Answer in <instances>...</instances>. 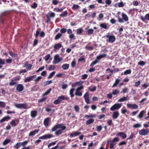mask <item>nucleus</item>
Here are the masks:
<instances>
[{
    "mask_svg": "<svg viewBox=\"0 0 149 149\" xmlns=\"http://www.w3.org/2000/svg\"><path fill=\"white\" fill-rule=\"evenodd\" d=\"M66 128L63 124H60L54 126L52 129V131H56L55 134L56 135H59L62 133V131L65 130Z\"/></svg>",
    "mask_w": 149,
    "mask_h": 149,
    "instance_id": "f257e3e1",
    "label": "nucleus"
},
{
    "mask_svg": "<svg viewBox=\"0 0 149 149\" xmlns=\"http://www.w3.org/2000/svg\"><path fill=\"white\" fill-rule=\"evenodd\" d=\"M53 137V135L51 134H45L42 136H40L39 138V139H49ZM41 142V140L40 139H38L35 142V143L36 145H38Z\"/></svg>",
    "mask_w": 149,
    "mask_h": 149,
    "instance_id": "f03ea898",
    "label": "nucleus"
},
{
    "mask_svg": "<svg viewBox=\"0 0 149 149\" xmlns=\"http://www.w3.org/2000/svg\"><path fill=\"white\" fill-rule=\"evenodd\" d=\"M68 99L69 98L68 97H65L64 96L61 95L59 96L58 97V99L54 102V103L55 104H58L64 100H68Z\"/></svg>",
    "mask_w": 149,
    "mask_h": 149,
    "instance_id": "7ed1b4c3",
    "label": "nucleus"
},
{
    "mask_svg": "<svg viewBox=\"0 0 149 149\" xmlns=\"http://www.w3.org/2000/svg\"><path fill=\"white\" fill-rule=\"evenodd\" d=\"M14 105L16 108L19 109H26L27 108V105L26 103H15Z\"/></svg>",
    "mask_w": 149,
    "mask_h": 149,
    "instance_id": "20e7f679",
    "label": "nucleus"
},
{
    "mask_svg": "<svg viewBox=\"0 0 149 149\" xmlns=\"http://www.w3.org/2000/svg\"><path fill=\"white\" fill-rule=\"evenodd\" d=\"M62 59V58L60 57L59 55H56L55 56L53 63L55 64L59 63Z\"/></svg>",
    "mask_w": 149,
    "mask_h": 149,
    "instance_id": "39448f33",
    "label": "nucleus"
},
{
    "mask_svg": "<svg viewBox=\"0 0 149 149\" xmlns=\"http://www.w3.org/2000/svg\"><path fill=\"white\" fill-rule=\"evenodd\" d=\"M121 104H116L110 108V110L113 111L115 110L118 109L121 107Z\"/></svg>",
    "mask_w": 149,
    "mask_h": 149,
    "instance_id": "423d86ee",
    "label": "nucleus"
},
{
    "mask_svg": "<svg viewBox=\"0 0 149 149\" xmlns=\"http://www.w3.org/2000/svg\"><path fill=\"white\" fill-rule=\"evenodd\" d=\"M106 37L108 38L107 41H108L111 43H112L114 42L116 39L115 37L113 36L107 35L106 36Z\"/></svg>",
    "mask_w": 149,
    "mask_h": 149,
    "instance_id": "0eeeda50",
    "label": "nucleus"
},
{
    "mask_svg": "<svg viewBox=\"0 0 149 149\" xmlns=\"http://www.w3.org/2000/svg\"><path fill=\"white\" fill-rule=\"evenodd\" d=\"M149 132V130L148 129H143L139 130V133L140 135L145 136Z\"/></svg>",
    "mask_w": 149,
    "mask_h": 149,
    "instance_id": "6e6552de",
    "label": "nucleus"
},
{
    "mask_svg": "<svg viewBox=\"0 0 149 149\" xmlns=\"http://www.w3.org/2000/svg\"><path fill=\"white\" fill-rule=\"evenodd\" d=\"M127 107L129 109H137L138 108V106L136 104H130L127 103Z\"/></svg>",
    "mask_w": 149,
    "mask_h": 149,
    "instance_id": "1a4fd4ad",
    "label": "nucleus"
},
{
    "mask_svg": "<svg viewBox=\"0 0 149 149\" xmlns=\"http://www.w3.org/2000/svg\"><path fill=\"white\" fill-rule=\"evenodd\" d=\"M35 36L36 37H37L39 36L40 37L44 38L45 36V34L44 32L37 31Z\"/></svg>",
    "mask_w": 149,
    "mask_h": 149,
    "instance_id": "9d476101",
    "label": "nucleus"
},
{
    "mask_svg": "<svg viewBox=\"0 0 149 149\" xmlns=\"http://www.w3.org/2000/svg\"><path fill=\"white\" fill-rule=\"evenodd\" d=\"M39 130V129H36L33 131L31 132L29 134V136H31L32 137L34 136L35 134H37Z\"/></svg>",
    "mask_w": 149,
    "mask_h": 149,
    "instance_id": "9b49d317",
    "label": "nucleus"
},
{
    "mask_svg": "<svg viewBox=\"0 0 149 149\" xmlns=\"http://www.w3.org/2000/svg\"><path fill=\"white\" fill-rule=\"evenodd\" d=\"M84 97L86 102L87 104H88L89 103V94L88 92H87L84 95Z\"/></svg>",
    "mask_w": 149,
    "mask_h": 149,
    "instance_id": "f8f14e48",
    "label": "nucleus"
},
{
    "mask_svg": "<svg viewBox=\"0 0 149 149\" xmlns=\"http://www.w3.org/2000/svg\"><path fill=\"white\" fill-rule=\"evenodd\" d=\"M36 76L34 75L32 76H29V77H27L25 79H24V82H28L31 81L33 78L36 77Z\"/></svg>",
    "mask_w": 149,
    "mask_h": 149,
    "instance_id": "ddd939ff",
    "label": "nucleus"
},
{
    "mask_svg": "<svg viewBox=\"0 0 149 149\" xmlns=\"http://www.w3.org/2000/svg\"><path fill=\"white\" fill-rule=\"evenodd\" d=\"M24 89V87L23 85L21 84L18 85L17 87L16 90L18 92H21Z\"/></svg>",
    "mask_w": 149,
    "mask_h": 149,
    "instance_id": "4468645a",
    "label": "nucleus"
},
{
    "mask_svg": "<svg viewBox=\"0 0 149 149\" xmlns=\"http://www.w3.org/2000/svg\"><path fill=\"white\" fill-rule=\"evenodd\" d=\"M62 47V45L59 43H57L54 46V51L56 52L57 50L59 49Z\"/></svg>",
    "mask_w": 149,
    "mask_h": 149,
    "instance_id": "2eb2a0df",
    "label": "nucleus"
},
{
    "mask_svg": "<svg viewBox=\"0 0 149 149\" xmlns=\"http://www.w3.org/2000/svg\"><path fill=\"white\" fill-rule=\"evenodd\" d=\"M119 115V112L118 111H116L113 112L112 116L113 119H116Z\"/></svg>",
    "mask_w": 149,
    "mask_h": 149,
    "instance_id": "dca6fc26",
    "label": "nucleus"
},
{
    "mask_svg": "<svg viewBox=\"0 0 149 149\" xmlns=\"http://www.w3.org/2000/svg\"><path fill=\"white\" fill-rule=\"evenodd\" d=\"M117 135L121 137L123 139H125L127 137V135L123 132H119Z\"/></svg>",
    "mask_w": 149,
    "mask_h": 149,
    "instance_id": "f3484780",
    "label": "nucleus"
},
{
    "mask_svg": "<svg viewBox=\"0 0 149 149\" xmlns=\"http://www.w3.org/2000/svg\"><path fill=\"white\" fill-rule=\"evenodd\" d=\"M10 117L8 116H7L3 117L0 120V123H2L4 121L8 120L10 119Z\"/></svg>",
    "mask_w": 149,
    "mask_h": 149,
    "instance_id": "a211bd4d",
    "label": "nucleus"
},
{
    "mask_svg": "<svg viewBox=\"0 0 149 149\" xmlns=\"http://www.w3.org/2000/svg\"><path fill=\"white\" fill-rule=\"evenodd\" d=\"M49 120V118H46L44 119V124L45 127H47L48 126Z\"/></svg>",
    "mask_w": 149,
    "mask_h": 149,
    "instance_id": "6ab92c4d",
    "label": "nucleus"
},
{
    "mask_svg": "<svg viewBox=\"0 0 149 149\" xmlns=\"http://www.w3.org/2000/svg\"><path fill=\"white\" fill-rule=\"evenodd\" d=\"M124 6V4L122 2L117 3L115 4V6L116 7H122Z\"/></svg>",
    "mask_w": 149,
    "mask_h": 149,
    "instance_id": "aec40b11",
    "label": "nucleus"
},
{
    "mask_svg": "<svg viewBox=\"0 0 149 149\" xmlns=\"http://www.w3.org/2000/svg\"><path fill=\"white\" fill-rule=\"evenodd\" d=\"M107 56V54H100L98 56H97L96 58L97 60L99 61L102 58L105 57Z\"/></svg>",
    "mask_w": 149,
    "mask_h": 149,
    "instance_id": "412c9836",
    "label": "nucleus"
},
{
    "mask_svg": "<svg viewBox=\"0 0 149 149\" xmlns=\"http://www.w3.org/2000/svg\"><path fill=\"white\" fill-rule=\"evenodd\" d=\"M69 67V65L68 64H65L62 65V68L63 70H68Z\"/></svg>",
    "mask_w": 149,
    "mask_h": 149,
    "instance_id": "4be33fe9",
    "label": "nucleus"
},
{
    "mask_svg": "<svg viewBox=\"0 0 149 149\" xmlns=\"http://www.w3.org/2000/svg\"><path fill=\"white\" fill-rule=\"evenodd\" d=\"M32 65L30 64H25L24 66V67H25L28 70H30L32 67Z\"/></svg>",
    "mask_w": 149,
    "mask_h": 149,
    "instance_id": "5701e85b",
    "label": "nucleus"
},
{
    "mask_svg": "<svg viewBox=\"0 0 149 149\" xmlns=\"http://www.w3.org/2000/svg\"><path fill=\"white\" fill-rule=\"evenodd\" d=\"M37 114V111H33L31 112V115L32 118H34L36 116Z\"/></svg>",
    "mask_w": 149,
    "mask_h": 149,
    "instance_id": "b1692460",
    "label": "nucleus"
},
{
    "mask_svg": "<svg viewBox=\"0 0 149 149\" xmlns=\"http://www.w3.org/2000/svg\"><path fill=\"white\" fill-rule=\"evenodd\" d=\"M120 81V80L119 79H116V80L114 83L113 84V85L112 86V87L113 88L114 87L116 86H117L119 83Z\"/></svg>",
    "mask_w": 149,
    "mask_h": 149,
    "instance_id": "393cba45",
    "label": "nucleus"
},
{
    "mask_svg": "<svg viewBox=\"0 0 149 149\" xmlns=\"http://www.w3.org/2000/svg\"><path fill=\"white\" fill-rule=\"evenodd\" d=\"M83 83V81H80L77 82L75 84L72 85L73 87H75L76 86H79L82 84Z\"/></svg>",
    "mask_w": 149,
    "mask_h": 149,
    "instance_id": "a878e982",
    "label": "nucleus"
},
{
    "mask_svg": "<svg viewBox=\"0 0 149 149\" xmlns=\"http://www.w3.org/2000/svg\"><path fill=\"white\" fill-rule=\"evenodd\" d=\"M5 64V60L0 58V68L2 67V65Z\"/></svg>",
    "mask_w": 149,
    "mask_h": 149,
    "instance_id": "bb28decb",
    "label": "nucleus"
},
{
    "mask_svg": "<svg viewBox=\"0 0 149 149\" xmlns=\"http://www.w3.org/2000/svg\"><path fill=\"white\" fill-rule=\"evenodd\" d=\"M145 111H141L139 114L138 118H142L145 113Z\"/></svg>",
    "mask_w": 149,
    "mask_h": 149,
    "instance_id": "cd10ccee",
    "label": "nucleus"
},
{
    "mask_svg": "<svg viewBox=\"0 0 149 149\" xmlns=\"http://www.w3.org/2000/svg\"><path fill=\"white\" fill-rule=\"evenodd\" d=\"M94 119L91 118L89 120H87L86 122V124L87 125H89L91 123H93L94 122Z\"/></svg>",
    "mask_w": 149,
    "mask_h": 149,
    "instance_id": "c85d7f7f",
    "label": "nucleus"
},
{
    "mask_svg": "<svg viewBox=\"0 0 149 149\" xmlns=\"http://www.w3.org/2000/svg\"><path fill=\"white\" fill-rule=\"evenodd\" d=\"M122 17L123 19L125 21H127L128 20V17L126 14L122 13Z\"/></svg>",
    "mask_w": 149,
    "mask_h": 149,
    "instance_id": "c756f323",
    "label": "nucleus"
},
{
    "mask_svg": "<svg viewBox=\"0 0 149 149\" xmlns=\"http://www.w3.org/2000/svg\"><path fill=\"white\" fill-rule=\"evenodd\" d=\"M21 146L20 143L17 142L16 144L14 146V148H15V149H18Z\"/></svg>",
    "mask_w": 149,
    "mask_h": 149,
    "instance_id": "7c9ffc66",
    "label": "nucleus"
},
{
    "mask_svg": "<svg viewBox=\"0 0 149 149\" xmlns=\"http://www.w3.org/2000/svg\"><path fill=\"white\" fill-rule=\"evenodd\" d=\"M120 91L119 90L116 89L113 90L112 94L113 95H115L119 93Z\"/></svg>",
    "mask_w": 149,
    "mask_h": 149,
    "instance_id": "2f4dec72",
    "label": "nucleus"
},
{
    "mask_svg": "<svg viewBox=\"0 0 149 149\" xmlns=\"http://www.w3.org/2000/svg\"><path fill=\"white\" fill-rule=\"evenodd\" d=\"M75 95L78 96H81L82 95V93L80 91L76 89Z\"/></svg>",
    "mask_w": 149,
    "mask_h": 149,
    "instance_id": "473e14b6",
    "label": "nucleus"
},
{
    "mask_svg": "<svg viewBox=\"0 0 149 149\" xmlns=\"http://www.w3.org/2000/svg\"><path fill=\"white\" fill-rule=\"evenodd\" d=\"M45 59L46 61H47L49 59H50V60H52V58L51 57L50 54H48L45 56Z\"/></svg>",
    "mask_w": 149,
    "mask_h": 149,
    "instance_id": "72a5a7b5",
    "label": "nucleus"
},
{
    "mask_svg": "<svg viewBox=\"0 0 149 149\" xmlns=\"http://www.w3.org/2000/svg\"><path fill=\"white\" fill-rule=\"evenodd\" d=\"M149 86V84L148 82L144 83L142 86V89H145Z\"/></svg>",
    "mask_w": 149,
    "mask_h": 149,
    "instance_id": "f704fd0d",
    "label": "nucleus"
},
{
    "mask_svg": "<svg viewBox=\"0 0 149 149\" xmlns=\"http://www.w3.org/2000/svg\"><path fill=\"white\" fill-rule=\"evenodd\" d=\"M100 26L102 28L106 29H107V26L106 23H102L100 25Z\"/></svg>",
    "mask_w": 149,
    "mask_h": 149,
    "instance_id": "c9c22d12",
    "label": "nucleus"
},
{
    "mask_svg": "<svg viewBox=\"0 0 149 149\" xmlns=\"http://www.w3.org/2000/svg\"><path fill=\"white\" fill-rule=\"evenodd\" d=\"M17 82L15 80H12L9 83V85L10 86H14L17 84Z\"/></svg>",
    "mask_w": 149,
    "mask_h": 149,
    "instance_id": "e433bc0d",
    "label": "nucleus"
},
{
    "mask_svg": "<svg viewBox=\"0 0 149 149\" xmlns=\"http://www.w3.org/2000/svg\"><path fill=\"white\" fill-rule=\"evenodd\" d=\"M127 100V98L126 97H123L120 98L119 99L118 101V102H123L125 101H126Z\"/></svg>",
    "mask_w": 149,
    "mask_h": 149,
    "instance_id": "4c0bfd02",
    "label": "nucleus"
},
{
    "mask_svg": "<svg viewBox=\"0 0 149 149\" xmlns=\"http://www.w3.org/2000/svg\"><path fill=\"white\" fill-rule=\"evenodd\" d=\"M68 14V13L66 11H64L60 15V16L62 17H64L66 16Z\"/></svg>",
    "mask_w": 149,
    "mask_h": 149,
    "instance_id": "58836bf2",
    "label": "nucleus"
},
{
    "mask_svg": "<svg viewBox=\"0 0 149 149\" xmlns=\"http://www.w3.org/2000/svg\"><path fill=\"white\" fill-rule=\"evenodd\" d=\"M11 140L9 139H6L3 142V145H6L8 143L10 142Z\"/></svg>",
    "mask_w": 149,
    "mask_h": 149,
    "instance_id": "ea45409f",
    "label": "nucleus"
},
{
    "mask_svg": "<svg viewBox=\"0 0 149 149\" xmlns=\"http://www.w3.org/2000/svg\"><path fill=\"white\" fill-rule=\"evenodd\" d=\"M51 90H52V89L51 88H50L48 90H47L46 91V92L45 93H44L42 95V96H45V95H48V94H49L50 93Z\"/></svg>",
    "mask_w": 149,
    "mask_h": 149,
    "instance_id": "a19ab883",
    "label": "nucleus"
},
{
    "mask_svg": "<svg viewBox=\"0 0 149 149\" xmlns=\"http://www.w3.org/2000/svg\"><path fill=\"white\" fill-rule=\"evenodd\" d=\"M74 90V88H72L70 90V93L71 97H72L74 96L73 92Z\"/></svg>",
    "mask_w": 149,
    "mask_h": 149,
    "instance_id": "79ce46f5",
    "label": "nucleus"
},
{
    "mask_svg": "<svg viewBox=\"0 0 149 149\" xmlns=\"http://www.w3.org/2000/svg\"><path fill=\"white\" fill-rule=\"evenodd\" d=\"M131 73V70H127L124 72V75L130 74Z\"/></svg>",
    "mask_w": 149,
    "mask_h": 149,
    "instance_id": "37998d69",
    "label": "nucleus"
},
{
    "mask_svg": "<svg viewBox=\"0 0 149 149\" xmlns=\"http://www.w3.org/2000/svg\"><path fill=\"white\" fill-rule=\"evenodd\" d=\"M96 115L95 114H91L90 115H86L85 116V118H89L95 117Z\"/></svg>",
    "mask_w": 149,
    "mask_h": 149,
    "instance_id": "c03bdc74",
    "label": "nucleus"
},
{
    "mask_svg": "<svg viewBox=\"0 0 149 149\" xmlns=\"http://www.w3.org/2000/svg\"><path fill=\"white\" fill-rule=\"evenodd\" d=\"M93 30L92 29H89L87 31L88 34V35H91L92 34L93 32Z\"/></svg>",
    "mask_w": 149,
    "mask_h": 149,
    "instance_id": "a18cd8bd",
    "label": "nucleus"
},
{
    "mask_svg": "<svg viewBox=\"0 0 149 149\" xmlns=\"http://www.w3.org/2000/svg\"><path fill=\"white\" fill-rule=\"evenodd\" d=\"M115 144L116 143L114 141H110V148H113Z\"/></svg>",
    "mask_w": 149,
    "mask_h": 149,
    "instance_id": "49530a36",
    "label": "nucleus"
},
{
    "mask_svg": "<svg viewBox=\"0 0 149 149\" xmlns=\"http://www.w3.org/2000/svg\"><path fill=\"white\" fill-rule=\"evenodd\" d=\"M98 61H99L97 60V59L96 58V59L90 65L91 66V67H93V66L96 64Z\"/></svg>",
    "mask_w": 149,
    "mask_h": 149,
    "instance_id": "de8ad7c7",
    "label": "nucleus"
},
{
    "mask_svg": "<svg viewBox=\"0 0 149 149\" xmlns=\"http://www.w3.org/2000/svg\"><path fill=\"white\" fill-rule=\"evenodd\" d=\"M146 63V62L143 61H141L138 63V65L141 66H143Z\"/></svg>",
    "mask_w": 149,
    "mask_h": 149,
    "instance_id": "09e8293b",
    "label": "nucleus"
},
{
    "mask_svg": "<svg viewBox=\"0 0 149 149\" xmlns=\"http://www.w3.org/2000/svg\"><path fill=\"white\" fill-rule=\"evenodd\" d=\"M55 15V13H49L48 15V17L49 18H52L53 17H54Z\"/></svg>",
    "mask_w": 149,
    "mask_h": 149,
    "instance_id": "8fccbe9b",
    "label": "nucleus"
},
{
    "mask_svg": "<svg viewBox=\"0 0 149 149\" xmlns=\"http://www.w3.org/2000/svg\"><path fill=\"white\" fill-rule=\"evenodd\" d=\"M10 124L13 127H15L17 125V124L15 122V121L14 120H12L10 122Z\"/></svg>",
    "mask_w": 149,
    "mask_h": 149,
    "instance_id": "3c124183",
    "label": "nucleus"
},
{
    "mask_svg": "<svg viewBox=\"0 0 149 149\" xmlns=\"http://www.w3.org/2000/svg\"><path fill=\"white\" fill-rule=\"evenodd\" d=\"M62 36V34L60 33H58L55 37V40H57L60 38Z\"/></svg>",
    "mask_w": 149,
    "mask_h": 149,
    "instance_id": "603ef678",
    "label": "nucleus"
},
{
    "mask_svg": "<svg viewBox=\"0 0 149 149\" xmlns=\"http://www.w3.org/2000/svg\"><path fill=\"white\" fill-rule=\"evenodd\" d=\"M42 77L41 76H39L37 77L34 80L35 83H37L39 80H40Z\"/></svg>",
    "mask_w": 149,
    "mask_h": 149,
    "instance_id": "864d4df0",
    "label": "nucleus"
},
{
    "mask_svg": "<svg viewBox=\"0 0 149 149\" xmlns=\"http://www.w3.org/2000/svg\"><path fill=\"white\" fill-rule=\"evenodd\" d=\"M55 73H56V72L55 71H54V72H52L50 73L49 76L48 77V78L50 79V78H51L54 76V75L55 74Z\"/></svg>",
    "mask_w": 149,
    "mask_h": 149,
    "instance_id": "5fc2aeb1",
    "label": "nucleus"
},
{
    "mask_svg": "<svg viewBox=\"0 0 149 149\" xmlns=\"http://www.w3.org/2000/svg\"><path fill=\"white\" fill-rule=\"evenodd\" d=\"M141 127V125L139 123H136V124H135L134 125H133V127L134 128H138V127Z\"/></svg>",
    "mask_w": 149,
    "mask_h": 149,
    "instance_id": "6e6d98bb",
    "label": "nucleus"
},
{
    "mask_svg": "<svg viewBox=\"0 0 149 149\" xmlns=\"http://www.w3.org/2000/svg\"><path fill=\"white\" fill-rule=\"evenodd\" d=\"M88 90L89 91H94L96 90V87L95 86H94L93 88H91V87H88Z\"/></svg>",
    "mask_w": 149,
    "mask_h": 149,
    "instance_id": "4d7b16f0",
    "label": "nucleus"
},
{
    "mask_svg": "<svg viewBox=\"0 0 149 149\" xmlns=\"http://www.w3.org/2000/svg\"><path fill=\"white\" fill-rule=\"evenodd\" d=\"M82 30L81 29H78L76 30V34L79 35L81 34L82 31Z\"/></svg>",
    "mask_w": 149,
    "mask_h": 149,
    "instance_id": "13d9d810",
    "label": "nucleus"
},
{
    "mask_svg": "<svg viewBox=\"0 0 149 149\" xmlns=\"http://www.w3.org/2000/svg\"><path fill=\"white\" fill-rule=\"evenodd\" d=\"M6 104L5 102L0 101V107H4L5 106Z\"/></svg>",
    "mask_w": 149,
    "mask_h": 149,
    "instance_id": "bf43d9fd",
    "label": "nucleus"
},
{
    "mask_svg": "<svg viewBox=\"0 0 149 149\" xmlns=\"http://www.w3.org/2000/svg\"><path fill=\"white\" fill-rule=\"evenodd\" d=\"M54 10L57 12H61L63 10V8H61L60 9L58 8H54Z\"/></svg>",
    "mask_w": 149,
    "mask_h": 149,
    "instance_id": "052dcab7",
    "label": "nucleus"
},
{
    "mask_svg": "<svg viewBox=\"0 0 149 149\" xmlns=\"http://www.w3.org/2000/svg\"><path fill=\"white\" fill-rule=\"evenodd\" d=\"M74 109L75 111L76 112H78L79 111V107L78 106L75 105L74 107Z\"/></svg>",
    "mask_w": 149,
    "mask_h": 149,
    "instance_id": "680f3d73",
    "label": "nucleus"
},
{
    "mask_svg": "<svg viewBox=\"0 0 149 149\" xmlns=\"http://www.w3.org/2000/svg\"><path fill=\"white\" fill-rule=\"evenodd\" d=\"M96 130L98 132H100L102 129V126L101 125L97 126L96 127Z\"/></svg>",
    "mask_w": 149,
    "mask_h": 149,
    "instance_id": "e2e57ef3",
    "label": "nucleus"
},
{
    "mask_svg": "<svg viewBox=\"0 0 149 149\" xmlns=\"http://www.w3.org/2000/svg\"><path fill=\"white\" fill-rule=\"evenodd\" d=\"M46 111L47 112H49L51 111V112L52 113H53L54 112V110H53V109H49V108H46Z\"/></svg>",
    "mask_w": 149,
    "mask_h": 149,
    "instance_id": "0e129e2a",
    "label": "nucleus"
},
{
    "mask_svg": "<svg viewBox=\"0 0 149 149\" xmlns=\"http://www.w3.org/2000/svg\"><path fill=\"white\" fill-rule=\"evenodd\" d=\"M76 64V61H75L74 59L71 63V66L72 67L74 68L75 67Z\"/></svg>",
    "mask_w": 149,
    "mask_h": 149,
    "instance_id": "69168bd1",
    "label": "nucleus"
},
{
    "mask_svg": "<svg viewBox=\"0 0 149 149\" xmlns=\"http://www.w3.org/2000/svg\"><path fill=\"white\" fill-rule=\"evenodd\" d=\"M21 146H26L28 143V141H25L22 142H20Z\"/></svg>",
    "mask_w": 149,
    "mask_h": 149,
    "instance_id": "338daca9",
    "label": "nucleus"
},
{
    "mask_svg": "<svg viewBox=\"0 0 149 149\" xmlns=\"http://www.w3.org/2000/svg\"><path fill=\"white\" fill-rule=\"evenodd\" d=\"M104 17L103 14L102 13H100L99 15V17L97 18L98 20H100Z\"/></svg>",
    "mask_w": 149,
    "mask_h": 149,
    "instance_id": "774afa93",
    "label": "nucleus"
}]
</instances>
